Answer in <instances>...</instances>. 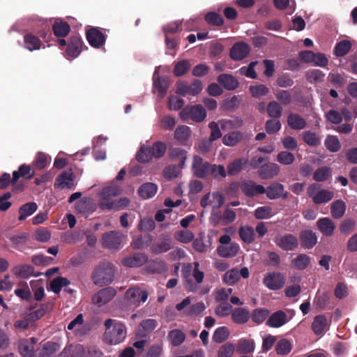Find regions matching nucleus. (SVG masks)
Masks as SVG:
<instances>
[{
  "mask_svg": "<svg viewBox=\"0 0 357 357\" xmlns=\"http://www.w3.org/2000/svg\"><path fill=\"white\" fill-rule=\"evenodd\" d=\"M278 165L273 162H268L261 165L258 170V175L262 179H270L276 176L280 172Z\"/></svg>",
  "mask_w": 357,
  "mask_h": 357,
  "instance_id": "18",
  "label": "nucleus"
},
{
  "mask_svg": "<svg viewBox=\"0 0 357 357\" xmlns=\"http://www.w3.org/2000/svg\"><path fill=\"white\" fill-rule=\"evenodd\" d=\"M325 74L318 69H311L306 73V79L311 84L321 82Z\"/></svg>",
  "mask_w": 357,
  "mask_h": 357,
  "instance_id": "59",
  "label": "nucleus"
},
{
  "mask_svg": "<svg viewBox=\"0 0 357 357\" xmlns=\"http://www.w3.org/2000/svg\"><path fill=\"white\" fill-rule=\"evenodd\" d=\"M206 116V112L201 105L185 107L180 112V117L182 120L191 119L195 122L203 121Z\"/></svg>",
  "mask_w": 357,
  "mask_h": 357,
  "instance_id": "4",
  "label": "nucleus"
},
{
  "mask_svg": "<svg viewBox=\"0 0 357 357\" xmlns=\"http://www.w3.org/2000/svg\"><path fill=\"white\" fill-rule=\"evenodd\" d=\"M168 338L173 346L178 347L185 341V335L179 329H174L169 332Z\"/></svg>",
  "mask_w": 357,
  "mask_h": 357,
  "instance_id": "49",
  "label": "nucleus"
},
{
  "mask_svg": "<svg viewBox=\"0 0 357 357\" xmlns=\"http://www.w3.org/2000/svg\"><path fill=\"white\" fill-rule=\"evenodd\" d=\"M52 30L56 37H65L69 33L70 26L67 22L56 20L53 24Z\"/></svg>",
  "mask_w": 357,
  "mask_h": 357,
  "instance_id": "36",
  "label": "nucleus"
},
{
  "mask_svg": "<svg viewBox=\"0 0 357 357\" xmlns=\"http://www.w3.org/2000/svg\"><path fill=\"white\" fill-rule=\"evenodd\" d=\"M13 272L15 275L20 278H29L32 275H40V273L34 274L33 266L28 264L17 266L13 268Z\"/></svg>",
  "mask_w": 357,
  "mask_h": 357,
  "instance_id": "32",
  "label": "nucleus"
},
{
  "mask_svg": "<svg viewBox=\"0 0 357 357\" xmlns=\"http://www.w3.org/2000/svg\"><path fill=\"white\" fill-rule=\"evenodd\" d=\"M70 280L61 276L54 278L50 283V290L55 294H59L63 287H67L70 284Z\"/></svg>",
  "mask_w": 357,
  "mask_h": 357,
  "instance_id": "43",
  "label": "nucleus"
},
{
  "mask_svg": "<svg viewBox=\"0 0 357 357\" xmlns=\"http://www.w3.org/2000/svg\"><path fill=\"white\" fill-rule=\"evenodd\" d=\"M38 209V205L35 202H28L22 204L19 208L20 215L18 220L20 221L24 220L27 217L33 214Z\"/></svg>",
  "mask_w": 357,
  "mask_h": 357,
  "instance_id": "38",
  "label": "nucleus"
},
{
  "mask_svg": "<svg viewBox=\"0 0 357 357\" xmlns=\"http://www.w3.org/2000/svg\"><path fill=\"white\" fill-rule=\"evenodd\" d=\"M274 95L277 100L284 105H288L292 102V96L289 91L276 89L274 91Z\"/></svg>",
  "mask_w": 357,
  "mask_h": 357,
  "instance_id": "56",
  "label": "nucleus"
},
{
  "mask_svg": "<svg viewBox=\"0 0 357 357\" xmlns=\"http://www.w3.org/2000/svg\"><path fill=\"white\" fill-rule=\"evenodd\" d=\"M169 156L172 160H179L181 167H183L186 157V151L181 148H172L169 150Z\"/></svg>",
  "mask_w": 357,
  "mask_h": 357,
  "instance_id": "62",
  "label": "nucleus"
},
{
  "mask_svg": "<svg viewBox=\"0 0 357 357\" xmlns=\"http://www.w3.org/2000/svg\"><path fill=\"white\" fill-rule=\"evenodd\" d=\"M123 234L117 231H110L102 236V244L104 248L118 250L121 247Z\"/></svg>",
  "mask_w": 357,
  "mask_h": 357,
  "instance_id": "8",
  "label": "nucleus"
},
{
  "mask_svg": "<svg viewBox=\"0 0 357 357\" xmlns=\"http://www.w3.org/2000/svg\"><path fill=\"white\" fill-rule=\"evenodd\" d=\"M148 296V291L142 290L139 287L129 288L125 294V297L128 301L137 305H139L141 303H144Z\"/></svg>",
  "mask_w": 357,
  "mask_h": 357,
  "instance_id": "14",
  "label": "nucleus"
},
{
  "mask_svg": "<svg viewBox=\"0 0 357 357\" xmlns=\"http://www.w3.org/2000/svg\"><path fill=\"white\" fill-rule=\"evenodd\" d=\"M288 321L287 314L282 310L273 312L267 320L266 324L272 328H280Z\"/></svg>",
  "mask_w": 357,
  "mask_h": 357,
  "instance_id": "22",
  "label": "nucleus"
},
{
  "mask_svg": "<svg viewBox=\"0 0 357 357\" xmlns=\"http://www.w3.org/2000/svg\"><path fill=\"white\" fill-rule=\"evenodd\" d=\"M76 211L81 214L93 212L95 210L93 202L91 199L84 198L75 204Z\"/></svg>",
  "mask_w": 357,
  "mask_h": 357,
  "instance_id": "41",
  "label": "nucleus"
},
{
  "mask_svg": "<svg viewBox=\"0 0 357 357\" xmlns=\"http://www.w3.org/2000/svg\"><path fill=\"white\" fill-rule=\"evenodd\" d=\"M281 127L282 125L279 119L271 118L267 120L265 123V130L269 135L278 132L281 129Z\"/></svg>",
  "mask_w": 357,
  "mask_h": 357,
  "instance_id": "63",
  "label": "nucleus"
},
{
  "mask_svg": "<svg viewBox=\"0 0 357 357\" xmlns=\"http://www.w3.org/2000/svg\"><path fill=\"white\" fill-rule=\"evenodd\" d=\"M75 175L71 169L62 172L55 179L54 188L59 189L75 188Z\"/></svg>",
  "mask_w": 357,
  "mask_h": 357,
  "instance_id": "11",
  "label": "nucleus"
},
{
  "mask_svg": "<svg viewBox=\"0 0 357 357\" xmlns=\"http://www.w3.org/2000/svg\"><path fill=\"white\" fill-rule=\"evenodd\" d=\"M240 188L242 192L249 197L265 193V188L262 185L257 184L250 180L243 181L240 185Z\"/></svg>",
  "mask_w": 357,
  "mask_h": 357,
  "instance_id": "16",
  "label": "nucleus"
},
{
  "mask_svg": "<svg viewBox=\"0 0 357 357\" xmlns=\"http://www.w3.org/2000/svg\"><path fill=\"white\" fill-rule=\"evenodd\" d=\"M166 149L167 146L164 142L160 141H157L154 142L152 146H151V151L153 158H162L165 155Z\"/></svg>",
  "mask_w": 357,
  "mask_h": 357,
  "instance_id": "61",
  "label": "nucleus"
},
{
  "mask_svg": "<svg viewBox=\"0 0 357 357\" xmlns=\"http://www.w3.org/2000/svg\"><path fill=\"white\" fill-rule=\"evenodd\" d=\"M151 241L152 237L150 235H141L132 241L131 245L134 249H142L148 247Z\"/></svg>",
  "mask_w": 357,
  "mask_h": 357,
  "instance_id": "55",
  "label": "nucleus"
},
{
  "mask_svg": "<svg viewBox=\"0 0 357 357\" xmlns=\"http://www.w3.org/2000/svg\"><path fill=\"white\" fill-rule=\"evenodd\" d=\"M318 183H312L307 188V195L315 204L328 203L334 197V192L326 189H321Z\"/></svg>",
  "mask_w": 357,
  "mask_h": 357,
  "instance_id": "3",
  "label": "nucleus"
},
{
  "mask_svg": "<svg viewBox=\"0 0 357 357\" xmlns=\"http://www.w3.org/2000/svg\"><path fill=\"white\" fill-rule=\"evenodd\" d=\"M328 325L327 319L325 315L319 314L314 318L312 324V329L313 332L319 335L324 333Z\"/></svg>",
  "mask_w": 357,
  "mask_h": 357,
  "instance_id": "37",
  "label": "nucleus"
},
{
  "mask_svg": "<svg viewBox=\"0 0 357 357\" xmlns=\"http://www.w3.org/2000/svg\"><path fill=\"white\" fill-rule=\"evenodd\" d=\"M270 311L266 308H256L253 310L250 317L256 324H261L268 317Z\"/></svg>",
  "mask_w": 357,
  "mask_h": 357,
  "instance_id": "50",
  "label": "nucleus"
},
{
  "mask_svg": "<svg viewBox=\"0 0 357 357\" xmlns=\"http://www.w3.org/2000/svg\"><path fill=\"white\" fill-rule=\"evenodd\" d=\"M351 43L347 40H343L337 43L334 48V54L337 56H344L346 55L351 48Z\"/></svg>",
  "mask_w": 357,
  "mask_h": 357,
  "instance_id": "52",
  "label": "nucleus"
},
{
  "mask_svg": "<svg viewBox=\"0 0 357 357\" xmlns=\"http://www.w3.org/2000/svg\"><path fill=\"white\" fill-rule=\"evenodd\" d=\"M239 236L243 241L250 244L255 241V234L254 229L250 226H243L239 229Z\"/></svg>",
  "mask_w": 357,
  "mask_h": 357,
  "instance_id": "46",
  "label": "nucleus"
},
{
  "mask_svg": "<svg viewBox=\"0 0 357 357\" xmlns=\"http://www.w3.org/2000/svg\"><path fill=\"white\" fill-rule=\"evenodd\" d=\"M202 90V83L199 79H194L190 84L185 81H180L177 82L176 93L182 96H195L198 95Z\"/></svg>",
  "mask_w": 357,
  "mask_h": 357,
  "instance_id": "5",
  "label": "nucleus"
},
{
  "mask_svg": "<svg viewBox=\"0 0 357 357\" xmlns=\"http://www.w3.org/2000/svg\"><path fill=\"white\" fill-rule=\"evenodd\" d=\"M356 222L354 218L344 219L339 225L340 232L345 236L351 234L356 229Z\"/></svg>",
  "mask_w": 357,
  "mask_h": 357,
  "instance_id": "42",
  "label": "nucleus"
},
{
  "mask_svg": "<svg viewBox=\"0 0 357 357\" xmlns=\"http://www.w3.org/2000/svg\"><path fill=\"white\" fill-rule=\"evenodd\" d=\"M310 262L311 257L306 254H298L291 261L292 266L298 271H303L306 269L310 265Z\"/></svg>",
  "mask_w": 357,
  "mask_h": 357,
  "instance_id": "33",
  "label": "nucleus"
},
{
  "mask_svg": "<svg viewBox=\"0 0 357 357\" xmlns=\"http://www.w3.org/2000/svg\"><path fill=\"white\" fill-rule=\"evenodd\" d=\"M91 280L97 286H105L111 284L114 280V269L112 264L102 262L93 270Z\"/></svg>",
  "mask_w": 357,
  "mask_h": 357,
  "instance_id": "2",
  "label": "nucleus"
},
{
  "mask_svg": "<svg viewBox=\"0 0 357 357\" xmlns=\"http://www.w3.org/2000/svg\"><path fill=\"white\" fill-rule=\"evenodd\" d=\"M170 86V79L168 77L161 76L153 79V87L158 91V96L164 98Z\"/></svg>",
  "mask_w": 357,
  "mask_h": 357,
  "instance_id": "30",
  "label": "nucleus"
},
{
  "mask_svg": "<svg viewBox=\"0 0 357 357\" xmlns=\"http://www.w3.org/2000/svg\"><path fill=\"white\" fill-rule=\"evenodd\" d=\"M324 145L329 151L333 153L337 152L341 149L339 139L334 135H328L324 141Z\"/></svg>",
  "mask_w": 357,
  "mask_h": 357,
  "instance_id": "51",
  "label": "nucleus"
},
{
  "mask_svg": "<svg viewBox=\"0 0 357 357\" xmlns=\"http://www.w3.org/2000/svg\"><path fill=\"white\" fill-rule=\"evenodd\" d=\"M248 160L243 158H237L227 165V173L229 176L238 174L247 164Z\"/></svg>",
  "mask_w": 357,
  "mask_h": 357,
  "instance_id": "39",
  "label": "nucleus"
},
{
  "mask_svg": "<svg viewBox=\"0 0 357 357\" xmlns=\"http://www.w3.org/2000/svg\"><path fill=\"white\" fill-rule=\"evenodd\" d=\"M190 68V61L188 60H181L175 64L173 72L175 76L181 77L185 75Z\"/></svg>",
  "mask_w": 357,
  "mask_h": 357,
  "instance_id": "60",
  "label": "nucleus"
},
{
  "mask_svg": "<svg viewBox=\"0 0 357 357\" xmlns=\"http://www.w3.org/2000/svg\"><path fill=\"white\" fill-rule=\"evenodd\" d=\"M273 241L284 251H294L298 247V238L292 234H278L274 237Z\"/></svg>",
  "mask_w": 357,
  "mask_h": 357,
  "instance_id": "6",
  "label": "nucleus"
},
{
  "mask_svg": "<svg viewBox=\"0 0 357 357\" xmlns=\"http://www.w3.org/2000/svg\"><path fill=\"white\" fill-rule=\"evenodd\" d=\"M243 139V134L240 131H233L222 137V143L229 146H236Z\"/></svg>",
  "mask_w": 357,
  "mask_h": 357,
  "instance_id": "44",
  "label": "nucleus"
},
{
  "mask_svg": "<svg viewBox=\"0 0 357 357\" xmlns=\"http://www.w3.org/2000/svg\"><path fill=\"white\" fill-rule=\"evenodd\" d=\"M106 37L98 27L93 26L86 31V38L93 48H101L105 44Z\"/></svg>",
  "mask_w": 357,
  "mask_h": 357,
  "instance_id": "7",
  "label": "nucleus"
},
{
  "mask_svg": "<svg viewBox=\"0 0 357 357\" xmlns=\"http://www.w3.org/2000/svg\"><path fill=\"white\" fill-rule=\"evenodd\" d=\"M240 248L238 243H231L226 245H218L217 248V253L221 257L231 258L235 257Z\"/></svg>",
  "mask_w": 357,
  "mask_h": 357,
  "instance_id": "27",
  "label": "nucleus"
},
{
  "mask_svg": "<svg viewBox=\"0 0 357 357\" xmlns=\"http://www.w3.org/2000/svg\"><path fill=\"white\" fill-rule=\"evenodd\" d=\"M275 351L279 355H287L292 349V344L289 340L282 339L275 345Z\"/></svg>",
  "mask_w": 357,
  "mask_h": 357,
  "instance_id": "53",
  "label": "nucleus"
},
{
  "mask_svg": "<svg viewBox=\"0 0 357 357\" xmlns=\"http://www.w3.org/2000/svg\"><path fill=\"white\" fill-rule=\"evenodd\" d=\"M282 107L276 100L270 101L266 106V112L269 117L280 119L282 115Z\"/></svg>",
  "mask_w": 357,
  "mask_h": 357,
  "instance_id": "40",
  "label": "nucleus"
},
{
  "mask_svg": "<svg viewBox=\"0 0 357 357\" xmlns=\"http://www.w3.org/2000/svg\"><path fill=\"white\" fill-rule=\"evenodd\" d=\"M59 349V344L50 341L47 342L43 344L40 349H37L36 357H54Z\"/></svg>",
  "mask_w": 357,
  "mask_h": 357,
  "instance_id": "28",
  "label": "nucleus"
},
{
  "mask_svg": "<svg viewBox=\"0 0 357 357\" xmlns=\"http://www.w3.org/2000/svg\"><path fill=\"white\" fill-rule=\"evenodd\" d=\"M24 47L30 52L38 50L41 47L43 43L32 33H26L24 35Z\"/></svg>",
  "mask_w": 357,
  "mask_h": 357,
  "instance_id": "29",
  "label": "nucleus"
},
{
  "mask_svg": "<svg viewBox=\"0 0 357 357\" xmlns=\"http://www.w3.org/2000/svg\"><path fill=\"white\" fill-rule=\"evenodd\" d=\"M287 123L290 128L295 130H303L307 126L305 119L296 113H290L287 116Z\"/></svg>",
  "mask_w": 357,
  "mask_h": 357,
  "instance_id": "26",
  "label": "nucleus"
},
{
  "mask_svg": "<svg viewBox=\"0 0 357 357\" xmlns=\"http://www.w3.org/2000/svg\"><path fill=\"white\" fill-rule=\"evenodd\" d=\"M167 269V264L162 260L155 259L147 266V270L151 273H162Z\"/></svg>",
  "mask_w": 357,
  "mask_h": 357,
  "instance_id": "54",
  "label": "nucleus"
},
{
  "mask_svg": "<svg viewBox=\"0 0 357 357\" xmlns=\"http://www.w3.org/2000/svg\"><path fill=\"white\" fill-rule=\"evenodd\" d=\"M20 288L16 289L15 294L22 300L29 301L31 298V292L26 282L20 281L18 282Z\"/></svg>",
  "mask_w": 357,
  "mask_h": 357,
  "instance_id": "47",
  "label": "nucleus"
},
{
  "mask_svg": "<svg viewBox=\"0 0 357 357\" xmlns=\"http://www.w3.org/2000/svg\"><path fill=\"white\" fill-rule=\"evenodd\" d=\"M250 51V46L244 42L235 43L230 50V57L234 61H241L245 59Z\"/></svg>",
  "mask_w": 357,
  "mask_h": 357,
  "instance_id": "17",
  "label": "nucleus"
},
{
  "mask_svg": "<svg viewBox=\"0 0 357 357\" xmlns=\"http://www.w3.org/2000/svg\"><path fill=\"white\" fill-rule=\"evenodd\" d=\"M153 158L151 146H142L136 153V160L141 163H146Z\"/></svg>",
  "mask_w": 357,
  "mask_h": 357,
  "instance_id": "48",
  "label": "nucleus"
},
{
  "mask_svg": "<svg viewBox=\"0 0 357 357\" xmlns=\"http://www.w3.org/2000/svg\"><path fill=\"white\" fill-rule=\"evenodd\" d=\"M148 260L146 255L139 252L134 253L132 256L122 259V264L126 267H139L144 265Z\"/></svg>",
  "mask_w": 357,
  "mask_h": 357,
  "instance_id": "20",
  "label": "nucleus"
},
{
  "mask_svg": "<svg viewBox=\"0 0 357 357\" xmlns=\"http://www.w3.org/2000/svg\"><path fill=\"white\" fill-rule=\"evenodd\" d=\"M300 243L304 249H312L317 243L316 234L310 229H305L300 232Z\"/></svg>",
  "mask_w": 357,
  "mask_h": 357,
  "instance_id": "19",
  "label": "nucleus"
},
{
  "mask_svg": "<svg viewBox=\"0 0 357 357\" xmlns=\"http://www.w3.org/2000/svg\"><path fill=\"white\" fill-rule=\"evenodd\" d=\"M255 350V342L252 340L241 339L238 341L236 351L239 354H250Z\"/></svg>",
  "mask_w": 357,
  "mask_h": 357,
  "instance_id": "45",
  "label": "nucleus"
},
{
  "mask_svg": "<svg viewBox=\"0 0 357 357\" xmlns=\"http://www.w3.org/2000/svg\"><path fill=\"white\" fill-rule=\"evenodd\" d=\"M265 193L270 199H275L281 196L283 199L287 197V192L284 193L283 185L278 182L273 183L267 188H265Z\"/></svg>",
  "mask_w": 357,
  "mask_h": 357,
  "instance_id": "21",
  "label": "nucleus"
},
{
  "mask_svg": "<svg viewBox=\"0 0 357 357\" xmlns=\"http://www.w3.org/2000/svg\"><path fill=\"white\" fill-rule=\"evenodd\" d=\"M229 335V329L226 326H221L215 331L213 340L216 343H222L228 339Z\"/></svg>",
  "mask_w": 357,
  "mask_h": 357,
  "instance_id": "58",
  "label": "nucleus"
},
{
  "mask_svg": "<svg viewBox=\"0 0 357 357\" xmlns=\"http://www.w3.org/2000/svg\"><path fill=\"white\" fill-rule=\"evenodd\" d=\"M331 176V169L328 167H321L315 170L313 174V179L317 182H324Z\"/></svg>",
  "mask_w": 357,
  "mask_h": 357,
  "instance_id": "57",
  "label": "nucleus"
},
{
  "mask_svg": "<svg viewBox=\"0 0 357 357\" xmlns=\"http://www.w3.org/2000/svg\"><path fill=\"white\" fill-rule=\"evenodd\" d=\"M212 165L209 162H204L199 155H195L192 168L194 176L199 178H203L210 174Z\"/></svg>",
  "mask_w": 357,
  "mask_h": 357,
  "instance_id": "10",
  "label": "nucleus"
},
{
  "mask_svg": "<svg viewBox=\"0 0 357 357\" xmlns=\"http://www.w3.org/2000/svg\"><path fill=\"white\" fill-rule=\"evenodd\" d=\"M116 290L111 287L101 289L92 297V302L94 305L101 307L109 302L116 295Z\"/></svg>",
  "mask_w": 357,
  "mask_h": 357,
  "instance_id": "13",
  "label": "nucleus"
},
{
  "mask_svg": "<svg viewBox=\"0 0 357 357\" xmlns=\"http://www.w3.org/2000/svg\"><path fill=\"white\" fill-rule=\"evenodd\" d=\"M158 191V185L153 183H143L138 190V195L144 199L153 197Z\"/></svg>",
  "mask_w": 357,
  "mask_h": 357,
  "instance_id": "31",
  "label": "nucleus"
},
{
  "mask_svg": "<svg viewBox=\"0 0 357 357\" xmlns=\"http://www.w3.org/2000/svg\"><path fill=\"white\" fill-rule=\"evenodd\" d=\"M218 82L226 90L234 91L239 86L238 79L230 74H221L217 78Z\"/></svg>",
  "mask_w": 357,
  "mask_h": 357,
  "instance_id": "23",
  "label": "nucleus"
},
{
  "mask_svg": "<svg viewBox=\"0 0 357 357\" xmlns=\"http://www.w3.org/2000/svg\"><path fill=\"white\" fill-rule=\"evenodd\" d=\"M190 135L191 130L190 127L184 125L178 126L174 132V138L182 145L186 144Z\"/></svg>",
  "mask_w": 357,
  "mask_h": 357,
  "instance_id": "34",
  "label": "nucleus"
},
{
  "mask_svg": "<svg viewBox=\"0 0 357 357\" xmlns=\"http://www.w3.org/2000/svg\"><path fill=\"white\" fill-rule=\"evenodd\" d=\"M38 342L36 337L24 338L18 342V351L22 357H34L35 345Z\"/></svg>",
  "mask_w": 357,
  "mask_h": 357,
  "instance_id": "15",
  "label": "nucleus"
},
{
  "mask_svg": "<svg viewBox=\"0 0 357 357\" xmlns=\"http://www.w3.org/2000/svg\"><path fill=\"white\" fill-rule=\"evenodd\" d=\"M84 42L79 35H72L68 40L66 54L68 58L77 57L83 50Z\"/></svg>",
  "mask_w": 357,
  "mask_h": 357,
  "instance_id": "9",
  "label": "nucleus"
},
{
  "mask_svg": "<svg viewBox=\"0 0 357 357\" xmlns=\"http://www.w3.org/2000/svg\"><path fill=\"white\" fill-rule=\"evenodd\" d=\"M105 342L110 345H116L122 342L127 335L126 326L116 320L108 319L105 321Z\"/></svg>",
  "mask_w": 357,
  "mask_h": 357,
  "instance_id": "1",
  "label": "nucleus"
},
{
  "mask_svg": "<svg viewBox=\"0 0 357 357\" xmlns=\"http://www.w3.org/2000/svg\"><path fill=\"white\" fill-rule=\"evenodd\" d=\"M284 278L280 273H266L263 279L264 284L271 290H279L284 285Z\"/></svg>",
  "mask_w": 357,
  "mask_h": 357,
  "instance_id": "12",
  "label": "nucleus"
},
{
  "mask_svg": "<svg viewBox=\"0 0 357 357\" xmlns=\"http://www.w3.org/2000/svg\"><path fill=\"white\" fill-rule=\"evenodd\" d=\"M317 227L326 236H331L335 229L334 222L329 218H321L317 221Z\"/></svg>",
  "mask_w": 357,
  "mask_h": 357,
  "instance_id": "24",
  "label": "nucleus"
},
{
  "mask_svg": "<svg viewBox=\"0 0 357 357\" xmlns=\"http://www.w3.org/2000/svg\"><path fill=\"white\" fill-rule=\"evenodd\" d=\"M239 279V271L237 268H232L227 271L223 276L224 282L229 285H234Z\"/></svg>",
  "mask_w": 357,
  "mask_h": 357,
  "instance_id": "64",
  "label": "nucleus"
},
{
  "mask_svg": "<svg viewBox=\"0 0 357 357\" xmlns=\"http://www.w3.org/2000/svg\"><path fill=\"white\" fill-rule=\"evenodd\" d=\"M346 204L342 199L334 201L331 205V213L333 218L340 219L342 218L346 211Z\"/></svg>",
  "mask_w": 357,
  "mask_h": 357,
  "instance_id": "35",
  "label": "nucleus"
},
{
  "mask_svg": "<svg viewBox=\"0 0 357 357\" xmlns=\"http://www.w3.org/2000/svg\"><path fill=\"white\" fill-rule=\"evenodd\" d=\"M250 318V311L245 307H236L231 315L232 321L236 324H245Z\"/></svg>",
  "mask_w": 357,
  "mask_h": 357,
  "instance_id": "25",
  "label": "nucleus"
}]
</instances>
